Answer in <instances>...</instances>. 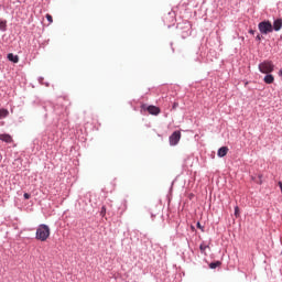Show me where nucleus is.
I'll use <instances>...</instances> for the list:
<instances>
[{
    "label": "nucleus",
    "mask_w": 282,
    "mask_h": 282,
    "mask_svg": "<svg viewBox=\"0 0 282 282\" xmlns=\"http://www.w3.org/2000/svg\"><path fill=\"white\" fill-rule=\"evenodd\" d=\"M50 226L42 224L36 229L35 239H37V241H45L46 239H50Z\"/></svg>",
    "instance_id": "1"
},
{
    "label": "nucleus",
    "mask_w": 282,
    "mask_h": 282,
    "mask_svg": "<svg viewBox=\"0 0 282 282\" xmlns=\"http://www.w3.org/2000/svg\"><path fill=\"white\" fill-rule=\"evenodd\" d=\"M258 69L261 74H272L274 72V63L265 59L259 64Z\"/></svg>",
    "instance_id": "2"
},
{
    "label": "nucleus",
    "mask_w": 282,
    "mask_h": 282,
    "mask_svg": "<svg viewBox=\"0 0 282 282\" xmlns=\"http://www.w3.org/2000/svg\"><path fill=\"white\" fill-rule=\"evenodd\" d=\"M258 29L261 32V34H270V32H273V26L270 21H262L258 24Z\"/></svg>",
    "instance_id": "3"
},
{
    "label": "nucleus",
    "mask_w": 282,
    "mask_h": 282,
    "mask_svg": "<svg viewBox=\"0 0 282 282\" xmlns=\"http://www.w3.org/2000/svg\"><path fill=\"white\" fill-rule=\"evenodd\" d=\"M141 109L147 110L151 116H160V107L142 105Z\"/></svg>",
    "instance_id": "4"
},
{
    "label": "nucleus",
    "mask_w": 282,
    "mask_h": 282,
    "mask_svg": "<svg viewBox=\"0 0 282 282\" xmlns=\"http://www.w3.org/2000/svg\"><path fill=\"white\" fill-rule=\"evenodd\" d=\"M180 140H182V132L174 131L170 137L171 147H175L180 142Z\"/></svg>",
    "instance_id": "5"
},
{
    "label": "nucleus",
    "mask_w": 282,
    "mask_h": 282,
    "mask_svg": "<svg viewBox=\"0 0 282 282\" xmlns=\"http://www.w3.org/2000/svg\"><path fill=\"white\" fill-rule=\"evenodd\" d=\"M0 140L2 142H7V144H12V142H13L12 135H10V134H0Z\"/></svg>",
    "instance_id": "6"
},
{
    "label": "nucleus",
    "mask_w": 282,
    "mask_h": 282,
    "mask_svg": "<svg viewBox=\"0 0 282 282\" xmlns=\"http://www.w3.org/2000/svg\"><path fill=\"white\" fill-rule=\"evenodd\" d=\"M263 82L265 83V85H272V83H274V75L272 74H267L263 78Z\"/></svg>",
    "instance_id": "7"
},
{
    "label": "nucleus",
    "mask_w": 282,
    "mask_h": 282,
    "mask_svg": "<svg viewBox=\"0 0 282 282\" xmlns=\"http://www.w3.org/2000/svg\"><path fill=\"white\" fill-rule=\"evenodd\" d=\"M273 31L279 32L282 28V19H278L273 22Z\"/></svg>",
    "instance_id": "8"
},
{
    "label": "nucleus",
    "mask_w": 282,
    "mask_h": 282,
    "mask_svg": "<svg viewBox=\"0 0 282 282\" xmlns=\"http://www.w3.org/2000/svg\"><path fill=\"white\" fill-rule=\"evenodd\" d=\"M228 155V147H221L218 150V158H226Z\"/></svg>",
    "instance_id": "9"
},
{
    "label": "nucleus",
    "mask_w": 282,
    "mask_h": 282,
    "mask_svg": "<svg viewBox=\"0 0 282 282\" xmlns=\"http://www.w3.org/2000/svg\"><path fill=\"white\" fill-rule=\"evenodd\" d=\"M8 61H10L11 63H19V55H14L12 53L8 54Z\"/></svg>",
    "instance_id": "10"
},
{
    "label": "nucleus",
    "mask_w": 282,
    "mask_h": 282,
    "mask_svg": "<svg viewBox=\"0 0 282 282\" xmlns=\"http://www.w3.org/2000/svg\"><path fill=\"white\" fill-rule=\"evenodd\" d=\"M8 30V21L0 19V31L6 32Z\"/></svg>",
    "instance_id": "11"
},
{
    "label": "nucleus",
    "mask_w": 282,
    "mask_h": 282,
    "mask_svg": "<svg viewBox=\"0 0 282 282\" xmlns=\"http://www.w3.org/2000/svg\"><path fill=\"white\" fill-rule=\"evenodd\" d=\"M10 115V111H8V109H0V120L2 118H8V116Z\"/></svg>",
    "instance_id": "12"
},
{
    "label": "nucleus",
    "mask_w": 282,
    "mask_h": 282,
    "mask_svg": "<svg viewBox=\"0 0 282 282\" xmlns=\"http://www.w3.org/2000/svg\"><path fill=\"white\" fill-rule=\"evenodd\" d=\"M219 267H221V261H216V262L209 263L210 270H216V268H219Z\"/></svg>",
    "instance_id": "13"
},
{
    "label": "nucleus",
    "mask_w": 282,
    "mask_h": 282,
    "mask_svg": "<svg viewBox=\"0 0 282 282\" xmlns=\"http://www.w3.org/2000/svg\"><path fill=\"white\" fill-rule=\"evenodd\" d=\"M208 248H210L208 245L202 243V245L199 246V250H200V252H203L204 254H206V249H208Z\"/></svg>",
    "instance_id": "14"
},
{
    "label": "nucleus",
    "mask_w": 282,
    "mask_h": 282,
    "mask_svg": "<svg viewBox=\"0 0 282 282\" xmlns=\"http://www.w3.org/2000/svg\"><path fill=\"white\" fill-rule=\"evenodd\" d=\"M100 215H101L102 217H105V216L107 215V207H106V206H102V207H101Z\"/></svg>",
    "instance_id": "15"
},
{
    "label": "nucleus",
    "mask_w": 282,
    "mask_h": 282,
    "mask_svg": "<svg viewBox=\"0 0 282 282\" xmlns=\"http://www.w3.org/2000/svg\"><path fill=\"white\" fill-rule=\"evenodd\" d=\"M46 20L48 21V23H54V19L51 14H46Z\"/></svg>",
    "instance_id": "16"
},
{
    "label": "nucleus",
    "mask_w": 282,
    "mask_h": 282,
    "mask_svg": "<svg viewBox=\"0 0 282 282\" xmlns=\"http://www.w3.org/2000/svg\"><path fill=\"white\" fill-rule=\"evenodd\" d=\"M197 228H199V230H203L204 231V227L202 226V224L200 223H197Z\"/></svg>",
    "instance_id": "17"
},
{
    "label": "nucleus",
    "mask_w": 282,
    "mask_h": 282,
    "mask_svg": "<svg viewBox=\"0 0 282 282\" xmlns=\"http://www.w3.org/2000/svg\"><path fill=\"white\" fill-rule=\"evenodd\" d=\"M30 194L29 193H24V199H30Z\"/></svg>",
    "instance_id": "18"
},
{
    "label": "nucleus",
    "mask_w": 282,
    "mask_h": 282,
    "mask_svg": "<svg viewBox=\"0 0 282 282\" xmlns=\"http://www.w3.org/2000/svg\"><path fill=\"white\" fill-rule=\"evenodd\" d=\"M235 215H239V207H235Z\"/></svg>",
    "instance_id": "19"
},
{
    "label": "nucleus",
    "mask_w": 282,
    "mask_h": 282,
    "mask_svg": "<svg viewBox=\"0 0 282 282\" xmlns=\"http://www.w3.org/2000/svg\"><path fill=\"white\" fill-rule=\"evenodd\" d=\"M256 41H261V35H257Z\"/></svg>",
    "instance_id": "20"
},
{
    "label": "nucleus",
    "mask_w": 282,
    "mask_h": 282,
    "mask_svg": "<svg viewBox=\"0 0 282 282\" xmlns=\"http://www.w3.org/2000/svg\"><path fill=\"white\" fill-rule=\"evenodd\" d=\"M249 34H252V35H254V30H249Z\"/></svg>",
    "instance_id": "21"
},
{
    "label": "nucleus",
    "mask_w": 282,
    "mask_h": 282,
    "mask_svg": "<svg viewBox=\"0 0 282 282\" xmlns=\"http://www.w3.org/2000/svg\"><path fill=\"white\" fill-rule=\"evenodd\" d=\"M279 76L282 78V69L279 70Z\"/></svg>",
    "instance_id": "22"
},
{
    "label": "nucleus",
    "mask_w": 282,
    "mask_h": 282,
    "mask_svg": "<svg viewBox=\"0 0 282 282\" xmlns=\"http://www.w3.org/2000/svg\"><path fill=\"white\" fill-rule=\"evenodd\" d=\"M177 107V102H174L173 105V109H175Z\"/></svg>",
    "instance_id": "23"
}]
</instances>
